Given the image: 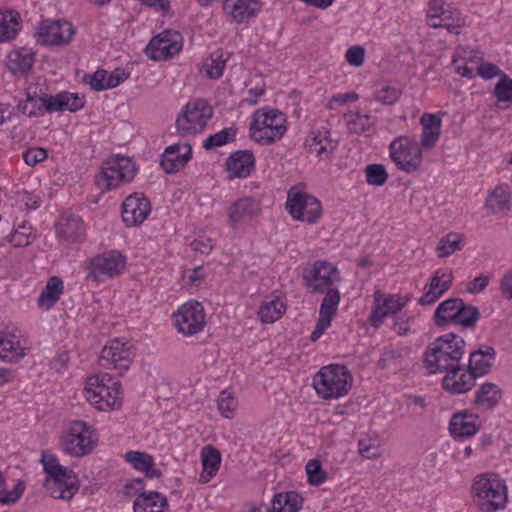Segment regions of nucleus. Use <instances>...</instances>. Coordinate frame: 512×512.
<instances>
[{
  "mask_svg": "<svg viewBox=\"0 0 512 512\" xmlns=\"http://www.w3.org/2000/svg\"><path fill=\"white\" fill-rule=\"evenodd\" d=\"M465 346V340L455 333L439 336L424 351L425 368L430 374L448 372L462 364Z\"/></svg>",
  "mask_w": 512,
  "mask_h": 512,
  "instance_id": "nucleus-1",
  "label": "nucleus"
},
{
  "mask_svg": "<svg viewBox=\"0 0 512 512\" xmlns=\"http://www.w3.org/2000/svg\"><path fill=\"white\" fill-rule=\"evenodd\" d=\"M352 376L343 365L330 364L322 367L313 378V386L324 400L339 399L348 394Z\"/></svg>",
  "mask_w": 512,
  "mask_h": 512,
  "instance_id": "nucleus-2",
  "label": "nucleus"
},
{
  "mask_svg": "<svg viewBox=\"0 0 512 512\" xmlns=\"http://www.w3.org/2000/svg\"><path fill=\"white\" fill-rule=\"evenodd\" d=\"M287 131L286 116L276 109H259L253 114L250 136L261 145L280 140Z\"/></svg>",
  "mask_w": 512,
  "mask_h": 512,
  "instance_id": "nucleus-3",
  "label": "nucleus"
},
{
  "mask_svg": "<svg viewBox=\"0 0 512 512\" xmlns=\"http://www.w3.org/2000/svg\"><path fill=\"white\" fill-rule=\"evenodd\" d=\"M85 390L87 400L100 411L121 405V384L108 373L90 376Z\"/></svg>",
  "mask_w": 512,
  "mask_h": 512,
  "instance_id": "nucleus-4",
  "label": "nucleus"
},
{
  "mask_svg": "<svg viewBox=\"0 0 512 512\" xmlns=\"http://www.w3.org/2000/svg\"><path fill=\"white\" fill-rule=\"evenodd\" d=\"M472 491L483 512H496L507 502L505 483L495 474H482L475 478Z\"/></svg>",
  "mask_w": 512,
  "mask_h": 512,
  "instance_id": "nucleus-5",
  "label": "nucleus"
},
{
  "mask_svg": "<svg viewBox=\"0 0 512 512\" xmlns=\"http://www.w3.org/2000/svg\"><path fill=\"white\" fill-rule=\"evenodd\" d=\"M303 280L311 293L325 294L323 300L335 294L336 306L339 305L340 292L336 284L340 281V274L336 266L327 261H316L304 272Z\"/></svg>",
  "mask_w": 512,
  "mask_h": 512,
  "instance_id": "nucleus-6",
  "label": "nucleus"
},
{
  "mask_svg": "<svg viewBox=\"0 0 512 512\" xmlns=\"http://www.w3.org/2000/svg\"><path fill=\"white\" fill-rule=\"evenodd\" d=\"M95 430L85 421H71L63 431L61 449L72 457H83L90 454L96 446Z\"/></svg>",
  "mask_w": 512,
  "mask_h": 512,
  "instance_id": "nucleus-7",
  "label": "nucleus"
},
{
  "mask_svg": "<svg viewBox=\"0 0 512 512\" xmlns=\"http://www.w3.org/2000/svg\"><path fill=\"white\" fill-rule=\"evenodd\" d=\"M213 114V107L205 99L199 98L188 102L176 118L177 133L182 137L202 133Z\"/></svg>",
  "mask_w": 512,
  "mask_h": 512,
  "instance_id": "nucleus-8",
  "label": "nucleus"
},
{
  "mask_svg": "<svg viewBox=\"0 0 512 512\" xmlns=\"http://www.w3.org/2000/svg\"><path fill=\"white\" fill-rule=\"evenodd\" d=\"M135 164L129 157L117 155L108 158L96 176V183L101 188L112 190L129 183L136 174Z\"/></svg>",
  "mask_w": 512,
  "mask_h": 512,
  "instance_id": "nucleus-9",
  "label": "nucleus"
},
{
  "mask_svg": "<svg viewBox=\"0 0 512 512\" xmlns=\"http://www.w3.org/2000/svg\"><path fill=\"white\" fill-rule=\"evenodd\" d=\"M285 206L293 219L307 224L316 223L322 214L320 201L295 187L289 189Z\"/></svg>",
  "mask_w": 512,
  "mask_h": 512,
  "instance_id": "nucleus-10",
  "label": "nucleus"
},
{
  "mask_svg": "<svg viewBox=\"0 0 512 512\" xmlns=\"http://www.w3.org/2000/svg\"><path fill=\"white\" fill-rule=\"evenodd\" d=\"M391 160L408 174L419 170L422 165V149L419 143L408 137H398L389 145Z\"/></svg>",
  "mask_w": 512,
  "mask_h": 512,
  "instance_id": "nucleus-11",
  "label": "nucleus"
},
{
  "mask_svg": "<svg viewBox=\"0 0 512 512\" xmlns=\"http://www.w3.org/2000/svg\"><path fill=\"white\" fill-rule=\"evenodd\" d=\"M135 357L132 343L124 338H115L103 347L99 364L106 369H118L120 373L127 371Z\"/></svg>",
  "mask_w": 512,
  "mask_h": 512,
  "instance_id": "nucleus-12",
  "label": "nucleus"
},
{
  "mask_svg": "<svg viewBox=\"0 0 512 512\" xmlns=\"http://www.w3.org/2000/svg\"><path fill=\"white\" fill-rule=\"evenodd\" d=\"M172 318L175 328L184 336L198 334L206 325L204 307L197 301L184 303L173 313Z\"/></svg>",
  "mask_w": 512,
  "mask_h": 512,
  "instance_id": "nucleus-13",
  "label": "nucleus"
},
{
  "mask_svg": "<svg viewBox=\"0 0 512 512\" xmlns=\"http://www.w3.org/2000/svg\"><path fill=\"white\" fill-rule=\"evenodd\" d=\"M126 266V257L118 250H110L98 254L86 262V269H89L87 277L97 280L98 275H105L114 278L120 275Z\"/></svg>",
  "mask_w": 512,
  "mask_h": 512,
  "instance_id": "nucleus-14",
  "label": "nucleus"
},
{
  "mask_svg": "<svg viewBox=\"0 0 512 512\" xmlns=\"http://www.w3.org/2000/svg\"><path fill=\"white\" fill-rule=\"evenodd\" d=\"M75 34L73 25L66 20H43L37 27L35 38L41 45H65Z\"/></svg>",
  "mask_w": 512,
  "mask_h": 512,
  "instance_id": "nucleus-15",
  "label": "nucleus"
},
{
  "mask_svg": "<svg viewBox=\"0 0 512 512\" xmlns=\"http://www.w3.org/2000/svg\"><path fill=\"white\" fill-rule=\"evenodd\" d=\"M54 227L56 238L65 245L81 244L86 239V225L82 217L70 210L61 213Z\"/></svg>",
  "mask_w": 512,
  "mask_h": 512,
  "instance_id": "nucleus-16",
  "label": "nucleus"
},
{
  "mask_svg": "<svg viewBox=\"0 0 512 512\" xmlns=\"http://www.w3.org/2000/svg\"><path fill=\"white\" fill-rule=\"evenodd\" d=\"M427 24L432 28L444 27L450 33L459 34L464 21L460 13L451 10L450 5L445 4L443 0H429Z\"/></svg>",
  "mask_w": 512,
  "mask_h": 512,
  "instance_id": "nucleus-17",
  "label": "nucleus"
},
{
  "mask_svg": "<svg viewBox=\"0 0 512 512\" xmlns=\"http://www.w3.org/2000/svg\"><path fill=\"white\" fill-rule=\"evenodd\" d=\"M408 298H403L398 294H384L381 291L374 293L375 306L371 313V323L379 327L384 319L389 315H395L401 311L407 304Z\"/></svg>",
  "mask_w": 512,
  "mask_h": 512,
  "instance_id": "nucleus-18",
  "label": "nucleus"
},
{
  "mask_svg": "<svg viewBox=\"0 0 512 512\" xmlns=\"http://www.w3.org/2000/svg\"><path fill=\"white\" fill-rule=\"evenodd\" d=\"M40 105L43 107L44 114L64 111L75 113L84 107L85 98L68 91H62L55 95L42 93Z\"/></svg>",
  "mask_w": 512,
  "mask_h": 512,
  "instance_id": "nucleus-19",
  "label": "nucleus"
},
{
  "mask_svg": "<svg viewBox=\"0 0 512 512\" xmlns=\"http://www.w3.org/2000/svg\"><path fill=\"white\" fill-rule=\"evenodd\" d=\"M223 12L230 22L243 24L261 11V0H223Z\"/></svg>",
  "mask_w": 512,
  "mask_h": 512,
  "instance_id": "nucleus-20",
  "label": "nucleus"
},
{
  "mask_svg": "<svg viewBox=\"0 0 512 512\" xmlns=\"http://www.w3.org/2000/svg\"><path fill=\"white\" fill-rule=\"evenodd\" d=\"M476 379V376L464 364H460L446 372L442 380V387L452 395L465 394L475 386Z\"/></svg>",
  "mask_w": 512,
  "mask_h": 512,
  "instance_id": "nucleus-21",
  "label": "nucleus"
},
{
  "mask_svg": "<svg viewBox=\"0 0 512 512\" xmlns=\"http://www.w3.org/2000/svg\"><path fill=\"white\" fill-rule=\"evenodd\" d=\"M192 158V147L188 142L167 146L162 152V170L167 174L182 170Z\"/></svg>",
  "mask_w": 512,
  "mask_h": 512,
  "instance_id": "nucleus-22",
  "label": "nucleus"
},
{
  "mask_svg": "<svg viewBox=\"0 0 512 512\" xmlns=\"http://www.w3.org/2000/svg\"><path fill=\"white\" fill-rule=\"evenodd\" d=\"M453 273L449 268L437 269L426 285V292L420 297L418 303L426 306L434 304L446 291H448L453 283Z\"/></svg>",
  "mask_w": 512,
  "mask_h": 512,
  "instance_id": "nucleus-23",
  "label": "nucleus"
},
{
  "mask_svg": "<svg viewBox=\"0 0 512 512\" xmlns=\"http://www.w3.org/2000/svg\"><path fill=\"white\" fill-rule=\"evenodd\" d=\"M151 211L150 202L142 195L134 194L126 197L122 203V219L128 226L141 224Z\"/></svg>",
  "mask_w": 512,
  "mask_h": 512,
  "instance_id": "nucleus-24",
  "label": "nucleus"
},
{
  "mask_svg": "<svg viewBox=\"0 0 512 512\" xmlns=\"http://www.w3.org/2000/svg\"><path fill=\"white\" fill-rule=\"evenodd\" d=\"M44 486L53 498L70 500L79 490L80 484L78 476L70 470L66 476L46 479Z\"/></svg>",
  "mask_w": 512,
  "mask_h": 512,
  "instance_id": "nucleus-25",
  "label": "nucleus"
},
{
  "mask_svg": "<svg viewBox=\"0 0 512 512\" xmlns=\"http://www.w3.org/2000/svg\"><path fill=\"white\" fill-rule=\"evenodd\" d=\"M36 53L32 48L15 47L7 56V69L16 77H26L35 63Z\"/></svg>",
  "mask_w": 512,
  "mask_h": 512,
  "instance_id": "nucleus-26",
  "label": "nucleus"
},
{
  "mask_svg": "<svg viewBox=\"0 0 512 512\" xmlns=\"http://www.w3.org/2000/svg\"><path fill=\"white\" fill-rule=\"evenodd\" d=\"M480 428L478 415L466 410L453 414L449 423V432L455 439H464L475 435Z\"/></svg>",
  "mask_w": 512,
  "mask_h": 512,
  "instance_id": "nucleus-27",
  "label": "nucleus"
},
{
  "mask_svg": "<svg viewBox=\"0 0 512 512\" xmlns=\"http://www.w3.org/2000/svg\"><path fill=\"white\" fill-rule=\"evenodd\" d=\"M255 167V157L250 150H237L226 160V169L231 178H246Z\"/></svg>",
  "mask_w": 512,
  "mask_h": 512,
  "instance_id": "nucleus-28",
  "label": "nucleus"
},
{
  "mask_svg": "<svg viewBox=\"0 0 512 512\" xmlns=\"http://www.w3.org/2000/svg\"><path fill=\"white\" fill-rule=\"evenodd\" d=\"M261 213V204L251 197L240 198L228 210L229 222L232 227L238 223L251 220Z\"/></svg>",
  "mask_w": 512,
  "mask_h": 512,
  "instance_id": "nucleus-29",
  "label": "nucleus"
},
{
  "mask_svg": "<svg viewBox=\"0 0 512 512\" xmlns=\"http://www.w3.org/2000/svg\"><path fill=\"white\" fill-rule=\"evenodd\" d=\"M495 358V350L491 346H485L470 353L469 362L466 366L476 378L488 374Z\"/></svg>",
  "mask_w": 512,
  "mask_h": 512,
  "instance_id": "nucleus-30",
  "label": "nucleus"
},
{
  "mask_svg": "<svg viewBox=\"0 0 512 512\" xmlns=\"http://www.w3.org/2000/svg\"><path fill=\"white\" fill-rule=\"evenodd\" d=\"M64 292V284L58 276L48 279L37 299L38 307L43 311L50 310L60 299Z\"/></svg>",
  "mask_w": 512,
  "mask_h": 512,
  "instance_id": "nucleus-31",
  "label": "nucleus"
},
{
  "mask_svg": "<svg viewBox=\"0 0 512 512\" xmlns=\"http://www.w3.org/2000/svg\"><path fill=\"white\" fill-rule=\"evenodd\" d=\"M511 195L506 184L496 186L487 196L485 207L489 214H506L510 210Z\"/></svg>",
  "mask_w": 512,
  "mask_h": 512,
  "instance_id": "nucleus-32",
  "label": "nucleus"
},
{
  "mask_svg": "<svg viewBox=\"0 0 512 512\" xmlns=\"http://www.w3.org/2000/svg\"><path fill=\"white\" fill-rule=\"evenodd\" d=\"M335 294L329 296L326 300H322L319 310V318L316 326L310 335V340L316 342L325 330L331 325V320L336 314L338 306H336Z\"/></svg>",
  "mask_w": 512,
  "mask_h": 512,
  "instance_id": "nucleus-33",
  "label": "nucleus"
},
{
  "mask_svg": "<svg viewBox=\"0 0 512 512\" xmlns=\"http://www.w3.org/2000/svg\"><path fill=\"white\" fill-rule=\"evenodd\" d=\"M202 472L200 481L209 482L218 472L221 465V453L212 445H206L201 450Z\"/></svg>",
  "mask_w": 512,
  "mask_h": 512,
  "instance_id": "nucleus-34",
  "label": "nucleus"
},
{
  "mask_svg": "<svg viewBox=\"0 0 512 512\" xmlns=\"http://www.w3.org/2000/svg\"><path fill=\"white\" fill-rule=\"evenodd\" d=\"M421 146L431 149L438 141L441 133V119L436 114H423L421 117Z\"/></svg>",
  "mask_w": 512,
  "mask_h": 512,
  "instance_id": "nucleus-35",
  "label": "nucleus"
},
{
  "mask_svg": "<svg viewBox=\"0 0 512 512\" xmlns=\"http://www.w3.org/2000/svg\"><path fill=\"white\" fill-rule=\"evenodd\" d=\"M303 505L302 496L296 491L276 494L267 508L268 512H298Z\"/></svg>",
  "mask_w": 512,
  "mask_h": 512,
  "instance_id": "nucleus-36",
  "label": "nucleus"
},
{
  "mask_svg": "<svg viewBox=\"0 0 512 512\" xmlns=\"http://www.w3.org/2000/svg\"><path fill=\"white\" fill-rule=\"evenodd\" d=\"M462 304L460 298H449L441 302L434 313V321L438 327H445L455 322L457 314L461 311L459 306Z\"/></svg>",
  "mask_w": 512,
  "mask_h": 512,
  "instance_id": "nucleus-37",
  "label": "nucleus"
},
{
  "mask_svg": "<svg viewBox=\"0 0 512 512\" xmlns=\"http://www.w3.org/2000/svg\"><path fill=\"white\" fill-rule=\"evenodd\" d=\"M502 398V390L494 383L482 384L475 393L474 403L483 409H492L498 405Z\"/></svg>",
  "mask_w": 512,
  "mask_h": 512,
  "instance_id": "nucleus-38",
  "label": "nucleus"
},
{
  "mask_svg": "<svg viewBox=\"0 0 512 512\" xmlns=\"http://www.w3.org/2000/svg\"><path fill=\"white\" fill-rule=\"evenodd\" d=\"M344 120L351 133L360 135L374 131L375 118L370 115L349 111L344 114Z\"/></svg>",
  "mask_w": 512,
  "mask_h": 512,
  "instance_id": "nucleus-39",
  "label": "nucleus"
},
{
  "mask_svg": "<svg viewBox=\"0 0 512 512\" xmlns=\"http://www.w3.org/2000/svg\"><path fill=\"white\" fill-rule=\"evenodd\" d=\"M183 46L184 39L179 31L162 30V61L174 58L182 51Z\"/></svg>",
  "mask_w": 512,
  "mask_h": 512,
  "instance_id": "nucleus-40",
  "label": "nucleus"
},
{
  "mask_svg": "<svg viewBox=\"0 0 512 512\" xmlns=\"http://www.w3.org/2000/svg\"><path fill=\"white\" fill-rule=\"evenodd\" d=\"M21 29L20 15L16 11L0 13V42L13 40Z\"/></svg>",
  "mask_w": 512,
  "mask_h": 512,
  "instance_id": "nucleus-41",
  "label": "nucleus"
},
{
  "mask_svg": "<svg viewBox=\"0 0 512 512\" xmlns=\"http://www.w3.org/2000/svg\"><path fill=\"white\" fill-rule=\"evenodd\" d=\"M124 459L131 464L134 469L144 472L148 478L159 475L157 471L152 470L154 467L153 457L145 452L128 451L125 453Z\"/></svg>",
  "mask_w": 512,
  "mask_h": 512,
  "instance_id": "nucleus-42",
  "label": "nucleus"
},
{
  "mask_svg": "<svg viewBox=\"0 0 512 512\" xmlns=\"http://www.w3.org/2000/svg\"><path fill=\"white\" fill-rule=\"evenodd\" d=\"M25 356L24 348L14 335H0V358L8 362H16Z\"/></svg>",
  "mask_w": 512,
  "mask_h": 512,
  "instance_id": "nucleus-43",
  "label": "nucleus"
},
{
  "mask_svg": "<svg viewBox=\"0 0 512 512\" xmlns=\"http://www.w3.org/2000/svg\"><path fill=\"white\" fill-rule=\"evenodd\" d=\"M36 239L33 227L26 221L14 226L7 240L14 247H26Z\"/></svg>",
  "mask_w": 512,
  "mask_h": 512,
  "instance_id": "nucleus-44",
  "label": "nucleus"
},
{
  "mask_svg": "<svg viewBox=\"0 0 512 512\" xmlns=\"http://www.w3.org/2000/svg\"><path fill=\"white\" fill-rule=\"evenodd\" d=\"M286 310V305L280 300L263 303L259 308V318L263 323H273L278 320Z\"/></svg>",
  "mask_w": 512,
  "mask_h": 512,
  "instance_id": "nucleus-45",
  "label": "nucleus"
},
{
  "mask_svg": "<svg viewBox=\"0 0 512 512\" xmlns=\"http://www.w3.org/2000/svg\"><path fill=\"white\" fill-rule=\"evenodd\" d=\"M46 479L57 478V476H66V472L70 469L62 466L56 455L43 451L40 459Z\"/></svg>",
  "mask_w": 512,
  "mask_h": 512,
  "instance_id": "nucleus-46",
  "label": "nucleus"
},
{
  "mask_svg": "<svg viewBox=\"0 0 512 512\" xmlns=\"http://www.w3.org/2000/svg\"><path fill=\"white\" fill-rule=\"evenodd\" d=\"M462 236L458 233H449L443 236L436 247V251L439 257H448L456 251L462 248Z\"/></svg>",
  "mask_w": 512,
  "mask_h": 512,
  "instance_id": "nucleus-47",
  "label": "nucleus"
},
{
  "mask_svg": "<svg viewBox=\"0 0 512 512\" xmlns=\"http://www.w3.org/2000/svg\"><path fill=\"white\" fill-rule=\"evenodd\" d=\"M24 490L25 484L23 481H18L12 490H7L5 478L0 472V503L7 505L14 504L20 499Z\"/></svg>",
  "mask_w": 512,
  "mask_h": 512,
  "instance_id": "nucleus-48",
  "label": "nucleus"
},
{
  "mask_svg": "<svg viewBox=\"0 0 512 512\" xmlns=\"http://www.w3.org/2000/svg\"><path fill=\"white\" fill-rule=\"evenodd\" d=\"M226 61L227 58L224 57V53L222 51L212 53L203 66L205 74L212 79L221 77Z\"/></svg>",
  "mask_w": 512,
  "mask_h": 512,
  "instance_id": "nucleus-49",
  "label": "nucleus"
},
{
  "mask_svg": "<svg viewBox=\"0 0 512 512\" xmlns=\"http://www.w3.org/2000/svg\"><path fill=\"white\" fill-rule=\"evenodd\" d=\"M237 130L233 127L224 128L223 130L210 135L202 144L205 150L220 147L232 141L236 137Z\"/></svg>",
  "mask_w": 512,
  "mask_h": 512,
  "instance_id": "nucleus-50",
  "label": "nucleus"
},
{
  "mask_svg": "<svg viewBox=\"0 0 512 512\" xmlns=\"http://www.w3.org/2000/svg\"><path fill=\"white\" fill-rule=\"evenodd\" d=\"M459 309L461 311L457 314L454 324L469 328L473 327L480 318L479 309L476 306L465 304L463 300Z\"/></svg>",
  "mask_w": 512,
  "mask_h": 512,
  "instance_id": "nucleus-51",
  "label": "nucleus"
},
{
  "mask_svg": "<svg viewBox=\"0 0 512 512\" xmlns=\"http://www.w3.org/2000/svg\"><path fill=\"white\" fill-rule=\"evenodd\" d=\"M238 407V402L232 392L223 390L217 399V408L224 418L232 419Z\"/></svg>",
  "mask_w": 512,
  "mask_h": 512,
  "instance_id": "nucleus-52",
  "label": "nucleus"
},
{
  "mask_svg": "<svg viewBox=\"0 0 512 512\" xmlns=\"http://www.w3.org/2000/svg\"><path fill=\"white\" fill-rule=\"evenodd\" d=\"M402 95V89L397 85L385 84L374 93V99L384 105H393Z\"/></svg>",
  "mask_w": 512,
  "mask_h": 512,
  "instance_id": "nucleus-53",
  "label": "nucleus"
},
{
  "mask_svg": "<svg viewBox=\"0 0 512 512\" xmlns=\"http://www.w3.org/2000/svg\"><path fill=\"white\" fill-rule=\"evenodd\" d=\"M155 497H160V493L157 491H143L134 501V512H160V510L153 509L156 506Z\"/></svg>",
  "mask_w": 512,
  "mask_h": 512,
  "instance_id": "nucleus-54",
  "label": "nucleus"
},
{
  "mask_svg": "<svg viewBox=\"0 0 512 512\" xmlns=\"http://www.w3.org/2000/svg\"><path fill=\"white\" fill-rule=\"evenodd\" d=\"M366 181L372 186H382L388 179V173L381 164H370L365 168Z\"/></svg>",
  "mask_w": 512,
  "mask_h": 512,
  "instance_id": "nucleus-55",
  "label": "nucleus"
},
{
  "mask_svg": "<svg viewBox=\"0 0 512 512\" xmlns=\"http://www.w3.org/2000/svg\"><path fill=\"white\" fill-rule=\"evenodd\" d=\"M493 95L499 102L512 103V79L503 74L496 83Z\"/></svg>",
  "mask_w": 512,
  "mask_h": 512,
  "instance_id": "nucleus-56",
  "label": "nucleus"
},
{
  "mask_svg": "<svg viewBox=\"0 0 512 512\" xmlns=\"http://www.w3.org/2000/svg\"><path fill=\"white\" fill-rule=\"evenodd\" d=\"M308 482L311 485L318 486L324 483L327 479V473L322 469L321 462L317 459H311L307 462L305 467Z\"/></svg>",
  "mask_w": 512,
  "mask_h": 512,
  "instance_id": "nucleus-57",
  "label": "nucleus"
},
{
  "mask_svg": "<svg viewBox=\"0 0 512 512\" xmlns=\"http://www.w3.org/2000/svg\"><path fill=\"white\" fill-rule=\"evenodd\" d=\"M83 81L88 83L94 91L107 90V71L103 69L96 70L93 74H85Z\"/></svg>",
  "mask_w": 512,
  "mask_h": 512,
  "instance_id": "nucleus-58",
  "label": "nucleus"
},
{
  "mask_svg": "<svg viewBox=\"0 0 512 512\" xmlns=\"http://www.w3.org/2000/svg\"><path fill=\"white\" fill-rule=\"evenodd\" d=\"M476 74L485 80H490L495 77H501L504 72L494 63L485 62L480 59V63L476 68Z\"/></svg>",
  "mask_w": 512,
  "mask_h": 512,
  "instance_id": "nucleus-59",
  "label": "nucleus"
},
{
  "mask_svg": "<svg viewBox=\"0 0 512 512\" xmlns=\"http://www.w3.org/2000/svg\"><path fill=\"white\" fill-rule=\"evenodd\" d=\"M336 147V141H332L327 138L318 139V137H315L313 139V143L310 145L311 150L316 152V154L322 158L327 157Z\"/></svg>",
  "mask_w": 512,
  "mask_h": 512,
  "instance_id": "nucleus-60",
  "label": "nucleus"
},
{
  "mask_svg": "<svg viewBox=\"0 0 512 512\" xmlns=\"http://www.w3.org/2000/svg\"><path fill=\"white\" fill-rule=\"evenodd\" d=\"M47 156V151L44 148H29L22 154L24 162L29 166H35L44 161Z\"/></svg>",
  "mask_w": 512,
  "mask_h": 512,
  "instance_id": "nucleus-61",
  "label": "nucleus"
},
{
  "mask_svg": "<svg viewBox=\"0 0 512 512\" xmlns=\"http://www.w3.org/2000/svg\"><path fill=\"white\" fill-rule=\"evenodd\" d=\"M27 99H31L29 102V118L41 117L44 115L43 107L40 105L42 103V93L39 95L36 91L31 92L27 91Z\"/></svg>",
  "mask_w": 512,
  "mask_h": 512,
  "instance_id": "nucleus-62",
  "label": "nucleus"
},
{
  "mask_svg": "<svg viewBox=\"0 0 512 512\" xmlns=\"http://www.w3.org/2000/svg\"><path fill=\"white\" fill-rule=\"evenodd\" d=\"M358 447L360 455L366 459H376L380 456L378 446L369 439H360Z\"/></svg>",
  "mask_w": 512,
  "mask_h": 512,
  "instance_id": "nucleus-63",
  "label": "nucleus"
},
{
  "mask_svg": "<svg viewBox=\"0 0 512 512\" xmlns=\"http://www.w3.org/2000/svg\"><path fill=\"white\" fill-rule=\"evenodd\" d=\"M190 246L192 250L196 252L201 254H208L213 249L214 242L206 235H199L190 243Z\"/></svg>",
  "mask_w": 512,
  "mask_h": 512,
  "instance_id": "nucleus-64",
  "label": "nucleus"
}]
</instances>
